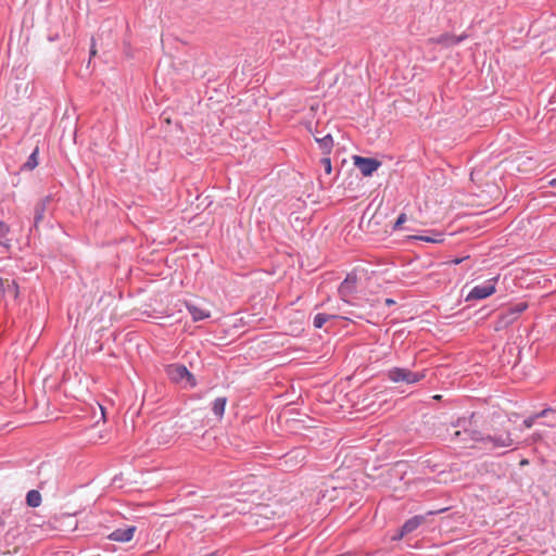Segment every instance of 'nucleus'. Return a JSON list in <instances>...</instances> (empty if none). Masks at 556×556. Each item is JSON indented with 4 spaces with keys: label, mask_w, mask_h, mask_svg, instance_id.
I'll return each mask as SVG.
<instances>
[{
    "label": "nucleus",
    "mask_w": 556,
    "mask_h": 556,
    "mask_svg": "<svg viewBox=\"0 0 556 556\" xmlns=\"http://www.w3.org/2000/svg\"><path fill=\"white\" fill-rule=\"evenodd\" d=\"M204 556H216V552H214V553H210V554H206V555H204Z\"/></svg>",
    "instance_id": "25"
},
{
    "label": "nucleus",
    "mask_w": 556,
    "mask_h": 556,
    "mask_svg": "<svg viewBox=\"0 0 556 556\" xmlns=\"http://www.w3.org/2000/svg\"><path fill=\"white\" fill-rule=\"evenodd\" d=\"M334 315H327V314H317L314 317V327L319 329L321 328L330 318H333Z\"/></svg>",
    "instance_id": "16"
},
{
    "label": "nucleus",
    "mask_w": 556,
    "mask_h": 556,
    "mask_svg": "<svg viewBox=\"0 0 556 556\" xmlns=\"http://www.w3.org/2000/svg\"><path fill=\"white\" fill-rule=\"evenodd\" d=\"M226 403H227L226 397H217L213 402V407H212L213 413L219 419L224 416Z\"/></svg>",
    "instance_id": "12"
},
{
    "label": "nucleus",
    "mask_w": 556,
    "mask_h": 556,
    "mask_svg": "<svg viewBox=\"0 0 556 556\" xmlns=\"http://www.w3.org/2000/svg\"><path fill=\"white\" fill-rule=\"evenodd\" d=\"M9 227L0 222V247L8 249L10 247V240L8 238Z\"/></svg>",
    "instance_id": "14"
},
{
    "label": "nucleus",
    "mask_w": 556,
    "mask_h": 556,
    "mask_svg": "<svg viewBox=\"0 0 556 556\" xmlns=\"http://www.w3.org/2000/svg\"><path fill=\"white\" fill-rule=\"evenodd\" d=\"M495 292V280H490L482 286H476L467 295V301L469 300H482Z\"/></svg>",
    "instance_id": "6"
},
{
    "label": "nucleus",
    "mask_w": 556,
    "mask_h": 556,
    "mask_svg": "<svg viewBox=\"0 0 556 556\" xmlns=\"http://www.w3.org/2000/svg\"><path fill=\"white\" fill-rule=\"evenodd\" d=\"M462 262V258H455L454 261H452L453 264H459Z\"/></svg>",
    "instance_id": "24"
},
{
    "label": "nucleus",
    "mask_w": 556,
    "mask_h": 556,
    "mask_svg": "<svg viewBox=\"0 0 556 556\" xmlns=\"http://www.w3.org/2000/svg\"><path fill=\"white\" fill-rule=\"evenodd\" d=\"M546 414V410H542V413L540 414V416H544Z\"/></svg>",
    "instance_id": "26"
},
{
    "label": "nucleus",
    "mask_w": 556,
    "mask_h": 556,
    "mask_svg": "<svg viewBox=\"0 0 556 556\" xmlns=\"http://www.w3.org/2000/svg\"><path fill=\"white\" fill-rule=\"evenodd\" d=\"M388 379L394 383L414 384L426 377V374L415 372L407 368L392 367L387 372Z\"/></svg>",
    "instance_id": "2"
},
{
    "label": "nucleus",
    "mask_w": 556,
    "mask_h": 556,
    "mask_svg": "<svg viewBox=\"0 0 556 556\" xmlns=\"http://www.w3.org/2000/svg\"><path fill=\"white\" fill-rule=\"evenodd\" d=\"M357 276L354 274L348 275L339 288V292L343 298L351 296L356 291Z\"/></svg>",
    "instance_id": "9"
},
{
    "label": "nucleus",
    "mask_w": 556,
    "mask_h": 556,
    "mask_svg": "<svg viewBox=\"0 0 556 556\" xmlns=\"http://www.w3.org/2000/svg\"><path fill=\"white\" fill-rule=\"evenodd\" d=\"M186 307L192 316L193 321L206 319L211 316L210 307L199 303H186Z\"/></svg>",
    "instance_id": "7"
},
{
    "label": "nucleus",
    "mask_w": 556,
    "mask_h": 556,
    "mask_svg": "<svg viewBox=\"0 0 556 556\" xmlns=\"http://www.w3.org/2000/svg\"><path fill=\"white\" fill-rule=\"evenodd\" d=\"M513 425L510 420L501 424V428H493V432L488 434L486 438H481V441L489 442L490 447H510L515 443Z\"/></svg>",
    "instance_id": "1"
},
{
    "label": "nucleus",
    "mask_w": 556,
    "mask_h": 556,
    "mask_svg": "<svg viewBox=\"0 0 556 556\" xmlns=\"http://www.w3.org/2000/svg\"><path fill=\"white\" fill-rule=\"evenodd\" d=\"M551 184H552V185H555V184H556V179H553V180L551 181Z\"/></svg>",
    "instance_id": "27"
},
{
    "label": "nucleus",
    "mask_w": 556,
    "mask_h": 556,
    "mask_svg": "<svg viewBox=\"0 0 556 556\" xmlns=\"http://www.w3.org/2000/svg\"><path fill=\"white\" fill-rule=\"evenodd\" d=\"M386 304H387V305H392V304H394V301H393V300H391V299H387V300H386Z\"/></svg>",
    "instance_id": "23"
},
{
    "label": "nucleus",
    "mask_w": 556,
    "mask_h": 556,
    "mask_svg": "<svg viewBox=\"0 0 556 556\" xmlns=\"http://www.w3.org/2000/svg\"><path fill=\"white\" fill-rule=\"evenodd\" d=\"M353 163L366 177L371 176L372 173L376 172L381 165V162L376 159L364 157L359 155L353 156Z\"/></svg>",
    "instance_id": "5"
},
{
    "label": "nucleus",
    "mask_w": 556,
    "mask_h": 556,
    "mask_svg": "<svg viewBox=\"0 0 556 556\" xmlns=\"http://www.w3.org/2000/svg\"><path fill=\"white\" fill-rule=\"evenodd\" d=\"M527 308V304L525 303H519L517 304L513 309L511 312L509 313L508 317H509V321H511L513 319L516 318V316L520 313H522L525 309Z\"/></svg>",
    "instance_id": "18"
},
{
    "label": "nucleus",
    "mask_w": 556,
    "mask_h": 556,
    "mask_svg": "<svg viewBox=\"0 0 556 556\" xmlns=\"http://www.w3.org/2000/svg\"><path fill=\"white\" fill-rule=\"evenodd\" d=\"M320 162H321V164H323V166L325 168L326 174H328V175L331 174L332 166H331L330 159L329 157H324V159H321Z\"/></svg>",
    "instance_id": "19"
},
{
    "label": "nucleus",
    "mask_w": 556,
    "mask_h": 556,
    "mask_svg": "<svg viewBox=\"0 0 556 556\" xmlns=\"http://www.w3.org/2000/svg\"><path fill=\"white\" fill-rule=\"evenodd\" d=\"M38 165V148L34 150V152L29 155L27 162L24 164V167L31 170Z\"/></svg>",
    "instance_id": "17"
},
{
    "label": "nucleus",
    "mask_w": 556,
    "mask_h": 556,
    "mask_svg": "<svg viewBox=\"0 0 556 556\" xmlns=\"http://www.w3.org/2000/svg\"><path fill=\"white\" fill-rule=\"evenodd\" d=\"M417 239L426 241V242H433V243H439V242L443 241V239L440 236L438 238L420 236V237H417Z\"/></svg>",
    "instance_id": "20"
},
{
    "label": "nucleus",
    "mask_w": 556,
    "mask_h": 556,
    "mask_svg": "<svg viewBox=\"0 0 556 556\" xmlns=\"http://www.w3.org/2000/svg\"><path fill=\"white\" fill-rule=\"evenodd\" d=\"M466 37H467L466 35L455 36L453 34L446 33V34H442L435 38H431L429 40V42L439 45L442 47H452V46H455V45L462 42Z\"/></svg>",
    "instance_id": "8"
},
{
    "label": "nucleus",
    "mask_w": 556,
    "mask_h": 556,
    "mask_svg": "<svg viewBox=\"0 0 556 556\" xmlns=\"http://www.w3.org/2000/svg\"><path fill=\"white\" fill-rule=\"evenodd\" d=\"M424 521V517L421 516H415L410 519H408L402 527V530L397 536L394 539H401L404 534L410 533L414 530H416Z\"/></svg>",
    "instance_id": "11"
},
{
    "label": "nucleus",
    "mask_w": 556,
    "mask_h": 556,
    "mask_svg": "<svg viewBox=\"0 0 556 556\" xmlns=\"http://www.w3.org/2000/svg\"><path fill=\"white\" fill-rule=\"evenodd\" d=\"M317 142L319 143L320 148L325 151V153H330L331 152V149H332V146H333V141H332V138L330 135H327L325 136L324 138H320V139H316Z\"/></svg>",
    "instance_id": "15"
},
{
    "label": "nucleus",
    "mask_w": 556,
    "mask_h": 556,
    "mask_svg": "<svg viewBox=\"0 0 556 556\" xmlns=\"http://www.w3.org/2000/svg\"><path fill=\"white\" fill-rule=\"evenodd\" d=\"M135 531H136V527H128L125 529H116L109 535V538L112 541H116V542H129L134 538Z\"/></svg>",
    "instance_id": "10"
},
{
    "label": "nucleus",
    "mask_w": 556,
    "mask_h": 556,
    "mask_svg": "<svg viewBox=\"0 0 556 556\" xmlns=\"http://www.w3.org/2000/svg\"><path fill=\"white\" fill-rule=\"evenodd\" d=\"M405 222H406V215H405L404 213H402V214L397 217V219H396V222H395V224H394V229H395V230H396V229H400V227L402 226V224H404Z\"/></svg>",
    "instance_id": "21"
},
{
    "label": "nucleus",
    "mask_w": 556,
    "mask_h": 556,
    "mask_svg": "<svg viewBox=\"0 0 556 556\" xmlns=\"http://www.w3.org/2000/svg\"><path fill=\"white\" fill-rule=\"evenodd\" d=\"M533 422H534V417H530V418H528V419H526V420L523 421V425H525V427H526V428H528V429H529V428H531V427H532Z\"/></svg>",
    "instance_id": "22"
},
{
    "label": "nucleus",
    "mask_w": 556,
    "mask_h": 556,
    "mask_svg": "<svg viewBox=\"0 0 556 556\" xmlns=\"http://www.w3.org/2000/svg\"><path fill=\"white\" fill-rule=\"evenodd\" d=\"M454 435H455V439L459 438L458 443L462 445V447L472 448V447L478 446V444H480L482 447H485V448L490 447L489 442L481 441V438H484V437L478 431L465 430L464 432H462V431L457 430V431H455Z\"/></svg>",
    "instance_id": "4"
},
{
    "label": "nucleus",
    "mask_w": 556,
    "mask_h": 556,
    "mask_svg": "<svg viewBox=\"0 0 556 556\" xmlns=\"http://www.w3.org/2000/svg\"><path fill=\"white\" fill-rule=\"evenodd\" d=\"M166 374L173 382L181 383L189 388H194L197 386L194 376L184 365L172 364L166 367Z\"/></svg>",
    "instance_id": "3"
},
{
    "label": "nucleus",
    "mask_w": 556,
    "mask_h": 556,
    "mask_svg": "<svg viewBox=\"0 0 556 556\" xmlns=\"http://www.w3.org/2000/svg\"><path fill=\"white\" fill-rule=\"evenodd\" d=\"M27 505L38 507L41 504V494L37 490H31L26 495Z\"/></svg>",
    "instance_id": "13"
}]
</instances>
